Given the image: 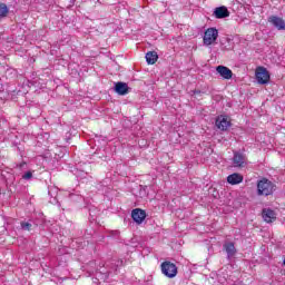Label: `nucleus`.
Returning <instances> with one entry per match:
<instances>
[{
  "mask_svg": "<svg viewBox=\"0 0 285 285\" xmlns=\"http://www.w3.org/2000/svg\"><path fill=\"white\" fill-rule=\"evenodd\" d=\"M8 12H10V10L8 9V4L1 2L0 3V21L1 19H6V17H8Z\"/></svg>",
  "mask_w": 285,
  "mask_h": 285,
  "instance_id": "dca6fc26",
  "label": "nucleus"
},
{
  "mask_svg": "<svg viewBox=\"0 0 285 285\" xmlns=\"http://www.w3.org/2000/svg\"><path fill=\"white\" fill-rule=\"evenodd\" d=\"M157 59H159V56L157 55V51H149L146 53V61L150 66L157 63Z\"/></svg>",
  "mask_w": 285,
  "mask_h": 285,
  "instance_id": "2eb2a0df",
  "label": "nucleus"
},
{
  "mask_svg": "<svg viewBox=\"0 0 285 285\" xmlns=\"http://www.w3.org/2000/svg\"><path fill=\"white\" fill-rule=\"evenodd\" d=\"M22 179H32V171L24 173Z\"/></svg>",
  "mask_w": 285,
  "mask_h": 285,
  "instance_id": "a211bd4d",
  "label": "nucleus"
},
{
  "mask_svg": "<svg viewBox=\"0 0 285 285\" xmlns=\"http://www.w3.org/2000/svg\"><path fill=\"white\" fill-rule=\"evenodd\" d=\"M131 217L136 224H144L146 219V210L136 208L131 212Z\"/></svg>",
  "mask_w": 285,
  "mask_h": 285,
  "instance_id": "0eeeda50",
  "label": "nucleus"
},
{
  "mask_svg": "<svg viewBox=\"0 0 285 285\" xmlns=\"http://www.w3.org/2000/svg\"><path fill=\"white\" fill-rule=\"evenodd\" d=\"M21 228H22L23 230H30V229L32 228V224L22 222V223H21Z\"/></svg>",
  "mask_w": 285,
  "mask_h": 285,
  "instance_id": "f3484780",
  "label": "nucleus"
},
{
  "mask_svg": "<svg viewBox=\"0 0 285 285\" xmlns=\"http://www.w3.org/2000/svg\"><path fill=\"white\" fill-rule=\"evenodd\" d=\"M216 126L219 130H228V128H230V121L226 116H218L216 119Z\"/></svg>",
  "mask_w": 285,
  "mask_h": 285,
  "instance_id": "6e6552de",
  "label": "nucleus"
},
{
  "mask_svg": "<svg viewBox=\"0 0 285 285\" xmlns=\"http://www.w3.org/2000/svg\"><path fill=\"white\" fill-rule=\"evenodd\" d=\"M128 90H130V88L126 82H117L115 85V92H117V95H128Z\"/></svg>",
  "mask_w": 285,
  "mask_h": 285,
  "instance_id": "ddd939ff",
  "label": "nucleus"
},
{
  "mask_svg": "<svg viewBox=\"0 0 285 285\" xmlns=\"http://www.w3.org/2000/svg\"><path fill=\"white\" fill-rule=\"evenodd\" d=\"M224 250L227 253V257L230 259V257H235L237 255V248H235V243L227 242L223 245Z\"/></svg>",
  "mask_w": 285,
  "mask_h": 285,
  "instance_id": "9d476101",
  "label": "nucleus"
},
{
  "mask_svg": "<svg viewBox=\"0 0 285 285\" xmlns=\"http://www.w3.org/2000/svg\"><path fill=\"white\" fill-rule=\"evenodd\" d=\"M263 219L267 224H271L277 219V216L275 215V212L273 209H263Z\"/></svg>",
  "mask_w": 285,
  "mask_h": 285,
  "instance_id": "f8f14e48",
  "label": "nucleus"
},
{
  "mask_svg": "<svg viewBox=\"0 0 285 285\" xmlns=\"http://www.w3.org/2000/svg\"><path fill=\"white\" fill-rule=\"evenodd\" d=\"M275 184L267 178H262L257 183V195H263L268 197V195H273L275 193Z\"/></svg>",
  "mask_w": 285,
  "mask_h": 285,
  "instance_id": "f257e3e1",
  "label": "nucleus"
},
{
  "mask_svg": "<svg viewBox=\"0 0 285 285\" xmlns=\"http://www.w3.org/2000/svg\"><path fill=\"white\" fill-rule=\"evenodd\" d=\"M216 71L223 79H233V70H230L228 67L225 66H218L216 68Z\"/></svg>",
  "mask_w": 285,
  "mask_h": 285,
  "instance_id": "9b49d317",
  "label": "nucleus"
},
{
  "mask_svg": "<svg viewBox=\"0 0 285 285\" xmlns=\"http://www.w3.org/2000/svg\"><path fill=\"white\" fill-rule=\"evenodd\" d=\"M244 181V176L240 174H232L227 177V183L232 186H235L237 184H242Z\"/></svg>",
  "mask_w": 285,
  "mask_h": 285,
  "instance_id": "4468645a",
  "label": "nucleus"
},
{
  "mask_svg": "<svg viewBox=\"0 0 285 285\" xmlns=\"http://www.w3.org/2000/svg\"><path fill=\"white\" fill-rule=\"evenodd\" d=\"M217 37H219V31H217L215 28H208L205 31L203 43L205 46H213V43L217 41Z\"/></svg>",
  "mask_w": 285,
  "mask_h": 285,
  "instance_id": "7ed1b4c3",
  "label": "nucleus"
},
{
  "mask_svg": "<svg viewBox=\"0 0 285 285\" xmlns=\"http://www.w3.org/2000/svg\"><path fill=\"white\" fill-rule=\"evenodd\" d=\"M233 164L235 168H246L248 164L246 159V155L234 153Z\"/></svg>",
  "mask_w": 285,
  "mask_h": 285,
  "instance_id": "39448f33",
  "label": "nucleus"
},
{
  "mask_svg": "<svg viewBox=\"0 0 285 285\" xmlns=\"http://www.w3.org/2000/svg\"><path fill=\"white\" fill-rule=\"evenodd\" d=\"M160 268L163 275H165L166 277H169L170 279H173V277H177V265H175L170 261L161 263Z\"/></svg>",
  "mask_w": 285,
  "mask_h": 285,
  "instance_id": "f03ea898",
  "label": "nucleus"
},
{
  "mask_svg": "<svg viewBox=\"0 0 285 285\" xmlns=\"http://www.w3.org/2000/svg\"><path fill=\"white\" fill-rule=\"evenodd\" d=\"M256 79L258 83H268V81H271V73H268V70H266V68L258 67L256 69Z\"/></svg>",
  "mask_w": 285,
  "mask_h": 285,
  "instance_id": "20e7f679",
  "label": "nucleus"
},
{
  "mask_svg": "<svg viewBox=\"0 0 285 285\" xmlns=\"http://www.w3.org/2000/svg\"><path fill=\"white\" fill-rule=\"evenodd\" d=\"M214 17L216 19H226V17H230V11L226 7H217L214 11Z\"/></svg>",
  "mask_w": 285,
  "mask_h": 285,
  "instance_id": "1a4fd4ad",
  "label": "nucleus"
},
{
  "mask_svg": "<svg viewBox=\"0 0 285 285\" xmlns=\"http://www.w3.org/2000/svg\"><path fill=\"white\" fill-rule=\"evenodd\" d=\"M268 23H271L276 30H285V21L284 18L277 16H271L267 19Z\"/></svg>",
  "mask_w": 285,
  "mask_h": 285,
  "instance_id": "423d86ee",
  "label": "nucleus"
}]
</instances>
